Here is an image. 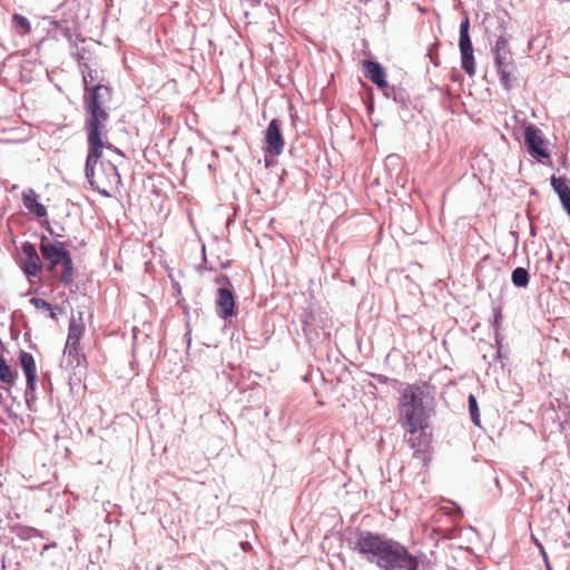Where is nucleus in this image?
Returning a JSON list of instances; mask_svg holds the SVG:
<instances>
[{"label": "nucleus", "instance_id": "1", "mask_svg": "<svg viewBox=\"0 0 570 570\" xmlns=\"http://www.w3.org/2000/svg\"><path fill=\"white\" fill-rule=\"evenodd\" d=\"M355 550L380 570H417L419 560L401 542L385 534L360 531Z\"/></svg>", "mask_w": 570, "mask_h": 570}, {"label": "nucleus", "instance_id": "2", "mask_svg": "<svg viewBox=\"0 0 570 570\" xmlns=\"http://www.w3.org/2000/svg\"><path fill=\"white\" fill-rule=\"evenodd\" d=\"M87 145L86 178L94 190L104 197H110L112 190L120 185L118 163L112 159H101L104 151L102 138L87 139Z\"/></svg>", "mask_w": 570, "mask_h": 570}, {"label": "nucleus", "instance_id": "3", "mask_svg": "<svg viewBox=\"0 0 570 570\" xmlns=\"http://www.w3.org/2000/svg\"><path fill=\"white\" fill-rule=\"evenodd\" d=\"M83 78L86 110L85 130L87 139L102 138V130L109 120L107 105L111 100V89L108 86L97 83L88 87L87 76Z\"/></svg>", "mask_w": 570, "mask_h": 570}, {"label": "nucleus", "instance_id": "4", "mask_svg": "<svg viewBox=\"0 0 570 570\" xmlns=\"http://www.w3.org/2000/svg\"><path fill=\"white\" fill-rule=\"evenodd\" d=\"M432 401L426 386L409 385L400 400V422L402 426H411V431H420L428 426Z\"/></svg>", "mask_w": 570, "mask_h": 570}, {"label": "nucleus", "instance_id": "5", "mask_svg": "<svg viewBox=\"0 0 570 570\" xmlns=\"http://www.w3.org/2000/svg\"><path fill=\"white\" fill-rule=\"evenodd\" d=\"M43 20L53 26L62 37L67 38L68 40L72 38L76 30L77 16L70 3L62 2L55 10V16L45 17Z\"/></svg>", "mask_w": 570, "mask_h": 570}, {"label": "nucleus", "instance_id": "6", "mask_svg": "<svg viewBox=\"0 0 570 570\" xmlns=\"http://www.w3.org/2000/svg\"><path fill=\"white\" fill-rule=\"evenodd\" d=\"M216 283L224 285L228 284V277L225 275H220L216 278ZM216 306H217V315L223 320H228L234 315L235 308V297L234 293L230 288L220 286L217 289L216 297Z\"/></svg>", "mask_w": 570, "mask_h": 570}, {"label": "nucleus", "instance_id": "7", "mask_svg": "<svg viewBox=\"0 0 570 570\" xmlns=\"http://www.w3.org/2000/svg\"><path fill=\"white\" fill-rule=\"evenodd\" d=\"M494 63L504 86H508L510 75L512 72L511 53L508 48V41L503 37H499L494 47Z\"/></svg>", "mask_w": 570, "mask_h": 570}, {"label": "nucleus", "instance_id": "8", "mask_svg": "<svg viewBox=\"0 0 570 570\" xmlns=\"http://www.w3.org/2000/svg\"><path fill=\"white\" fill-rule=\"evenodd\" d=\"M85 326L82 323V313H78V317L71 315L68 327V336L63 348V354L68 357L77 358L79 356V343L83 334Z\"/></svg>", "mask_w": 570, "mask_h": 570}, {"label": "nucleus", "instance_id": "9", "mask_svg": "<svg viewBox=\"0 0 570 570\" xmlns=\"http://www.w3.org/2000/svg\"><path fill=\"white\" fill-rule=\"evenodd\" d=\"M40 253L42 257L49 263V269L53 271L58 264L70 256V253L65 248L61 242H50L46 236L41 237Z\"/></svg>", "mask_w": 570, "mask_h": 570}, {"label": "nucleus", "instance_id": "10", "mask_svg": "<svg viewBox=\"0 0 570 570\" xmlns=\"http://www.w3.org/2000/svg\"><path fill=\"white\" fill-rule=\"evenodd\" d=\"M524 141L528 147L529 154L534 158L548 159L550 157V154L546 148V140L542 136V131L535 126L528 125L525 127Z\"/></svg>", "mask_w": 570, "mask_h": 570}, {"label": "nucleus", "instance_id": "11", "mask_svg": "<svg viewBox=\"0 0 570 570\" xmlns=\"http://www.w3.org/2000/svg\"><path fill=\"white\" fill-rule=\"evenodd\" d=\"M265 153L271 156H279L284 150V139L281 132L279 121L273 119L265 131Z\"/></svg>", "mask_w": 570, "mask_h": 570}, {"label": "nucleus", "instance_id": "12", "mask_svg": "<svg viewBox=\"0 0 570 570\" xmlns=\"http://www.w3.org/2000/svg\"><path fill=\"white\" fill-rule=\"evenodd\" d=\"M21 252L24 255V259L22 263V269L24 274L30 277L37 276L42 269V263L36 246L29 242H26L21 245Z\"/></svg>", "mask_w": 570, "mask_h": 570}, {"label": "nucleus", "instance_id": "13", "mask_svg": "<svg viewBox=\"0 0 570 570\" xmlns=\"http://www.w3.org/2000/svg\"><path fill=\"white\" fill-rule=\"evenodd\" d=\"M409 433L407 443L414 451V458L426 460V450L430 442V436L425 432V429L420 431H411V426H404Z\"/></svg>", "mask_w": 570, "mask_h": 570}, {"label": "nucleus", "instance_id": "14", "mask_svg": "<svg viewBox=\"0 0 570 570\" xmlns=\"http://www.w3.org/2000/svg\"><path fill=\"white\" fill-rule=\"evenodd\" d=\"M19 363L22 367V371L27 379V389L26 395L27 397L32 395L36 389V380H37V367L36 362L31 353L21 351L19 355Z\"/></svg>", "mask_w": 570, "mask_h": 570}, {"label": "nucleus", "instance_id": "15", "mask_svg": "<svg viewBox=\"0 0 570 570\" xmlns=\"http://www.w3.org/2000/svg\"><path fill=\"white\" fill-rule=\"evenodd\" d=\"M364 76L368 78L380 89H389L385 80V71L381 63L372 60L363 61Z\"/></svg>", "mask_w": 570, "mask_h": 570}, {"label": "nucleus", "instance_id": "16", "mask_svg": "<svg viewBox=\"0 0 570 570\" xmlns=\"http://www.w3.org/2000/svg\"><path fill=\"white\" fill-rule=\"evenodd\" d=\"M23 206L36 217L41 218L47 215L46 207L38 202V195L32 188L22 191Z\"/></svg>", "mask_w": 570, "mask_h": 570}, {"label": "nucleus", "instance_id": "17", "mask_svg": "<svg viewBox=\"0 0 570 570\" xmlns=\"http://www.w3.org/2000/svg\"><path fill=\"white\" fill-rule=\"evenodd\" d=\"M551 186L558 194L564 210L570 215V188L567 181L561 177H551Z\"/></svg>", "mask_w": 570, "mask_h": 570}, {"label": "nucleus", "instance_id": "18", "mask_svg": "<svg viewBox=\"0 0 570 570\" xmlns=\"http://www.w3.org/2000/svg\"><path fill=\"white\" fill-rule=\"evenodd\" d=\"M18 373L13 371L0 354V382L4 384H14Z\"/></svg>", "mask_w": 570, "mask_h": 570}, {"label": "nucleus", "instance_id": "19", "mask_svg": "<svg viewBox=\"0 0 570 570\" xmlns=\"http://www.w3.org/2000/svg\"><path fill=\"white\" fill-rule=\"evenodd\" d=\"M529 279V272L524 267H517L512 271L511 281L514 286L527 287Z\"/></svg>", "mask_w": 570, "mask_h": 570}, {"label": "nucleus", "instance_id": "20", "mask_svg": "<svg viewBox=\"0 0 570 570\" xmlns=\"http://www.w3.org/2000/svg\"><path fill=\"white\" fill-rule=\"evenodd\" d=\"M461 67L470 76L475 75V61L473 50L461 52Z\"/></svg>", "mask_w": 570, "mask_h": 570}, {"label": "nucleus", "instance_id": "21", "mask_svg": "<svg viewBox=\"0 0 570 570\" xmlns=\"http://www.w3.org/2000/svg\"><path fill=\"white\" fill-rule=\"evenodd\" d=\"M62 266H63V273L60 277V281L65 284V285H69L73 282V266H72V259H71V256H68L63 263H62Z\"/></svg>", "mask_w": 570, "mask_h": 570}, {"label": "nucleus", "instance_id": "22", "mask_svg": "<svg viewBox=\"0 0 570 570\" xmlns=\"http://www.w3.org/2000/svg\"><path fill=\"white\" fill-rule=\"evenodd\" d=\"M102 142H104V149H106L115 155V157H112L111 159L116 160L118 163V166L121 165L125 159L124 153L107 140L106 134L104 131H102Z\"/></svg>", "mask_w": 570, "mask_h": 570}, {"label": "nucleus", "instance_id": "23", "mask_svg": "<svg viewBox=\"0 0 570 570\" xmlns=\"http://www.w3.org/2000/svg\"><path fill=\"white\" fill-rule=\"evenodd\" d=\"M12 23H13L14 28H17L21 31L22 35H27L31 30L29 20L19 13L13 14Z\"/></svg>", "mask_w": 570, "mask_h": 570}, {"label": "nucleus", "instance_id": "24", "mask_svg": "<svg viewBox=\"0 0 570 570\" xmlns=\"http://www.w3.org/2000/svg\"><path fill=\"white\" fill-rule=\"evenodd\" d=\"M468 402L471 420L475 425L480 426V412L476 397L473 394H470Z\"/></svg>", "mask_w": 570, "mask_h": 570}, {"label": "nucleus", "instance_id": "25", "mask_svg": "<svg viewBox=\"0 0 570 570\" xmlns=\"http://www.w3.org/2000/svg\"><path fill=\"white\" fill-rule=\"evenodd\" d=\"M30 303L37 307V308H41V309H45V311H52L53 309V306L45 301L43 298H40V297H32L30 299Z\"/></svg>", "mask_w": 570, "mask_h": 570}, {"label": "nucleus", "instance_id": "26", "mask_svg": "<svg viewBox=\"0 0 570 570\" xmlns=\"http://www.w3.org/2000/svg\"><path fill=\"white\" fill-rule=\"evenodd\" d=\"M460 52L473 50L470 36H460L459 39Z\"/></svg>", "mask_w": 570, "mask_h": 570}, {"label": "nucleus", "instance_id": "27", "mask_svg": "<svg viewBox=\"0 0 570 570\" xmlns=\"http://www.w3.org/2000/svg\"><path fill=\"white\" fill-rule=\"evenodd\" d=\"M469 30H470V21H469V18H465L460 23V36H470Z\"/></svg>", "mask_w": 570, "mask_h": 570}, {"label": "nucleus", "instance_id": "28", "mask_svg": "<svg viewBox=\"0 0 570 570\" xmlns=\"http://www.w3.org/2000/svg\"><path fill=\"white\" fill-rule=\"evenodd\" d=\"M383 91V94L386 96V97H392L393 100L397 101L399 100V97H397V92L396 90L392 87H389V89H381Z\"/></svg>", "mask_w": 570, "mask_h": 570}, {"label": "nucleus", "instance_id": "29", "mask_svg": "<svg viewBox=\"0 0 570 570\" xmlns=\"http://www.w3.org/2000/svg\"><path fill=\"white\" fill-rule=\"evenodd\" d=\"M428 55H429V57H430L431 62H432L434 66H439V63H440V62H439V60H438L436 53H434L433 48H430V50H429V53H428Z\"/></svg>", "mask_w": 570, "mask_h": 570}, {"label": "nucleus", "instance_id": "30", "mask_svg": "<svg viewBox=\"0 0 570 570\" xmlns=\"http://www.w3.org/2000/svg\"><path fill=\"white\" fill-rule=\"evenodd\" d=\"M304 332L308 340H312V325L309 323H306L304 326Z\"/></svg>", "mask_w": 570, "mask_h": 570}, {"label": "nucleus", "instance_id": "31", "mask_svg": "<svg viewBox=\"0 0 570 570\" xmlns=\"http://www.w3.org/2000/svg\"><path fill=\"white\" fill-rule=\"evenodd\" d=\"M56 311H60V308L58 306H53V309L52 311H49L50 312V317L52 320H56L57 318V313Z\"/></svg>", "mask_w": 570, "mask_h": 570}, {"label": "nucleus", "instance_id": "32", "mask_svg": "<svg viewBox=\"0 0 570 570\" xmlns=\"http://www.w3.org/2000/svg\"><path fill=\"white\" fill-rule=\"evenodd\" d=\"M87 76L88 78V87H92V82H94V77L91 76V73H83V77Z\"/></svg>", "mask_w": 570, "mask_h": 570}, {"label": "nucleus", "instance_id": "33", "mask_svg": "<svg viewBox=\"0 0 570 570\" xmlns=\"http://www.w3.org/2000/svg\"><path fill=\"white\" fill-rule=\"evenodd\" d=\"M323 336H324V338H327L330 336V333L324 330L323 331Z\"/></svg>", "mask_w": 570, "mask_h": 570}, {"label": "nucleus", "instance_id": "34", "mask_svg": "<svg viewBox=\"0 0 570 570\" xmlns=\"http://www.w3.org/2000/svg\"><path fill=\"white\" fill-rule=\"evenodd\" d=\"M548 570H551V569H548Z\"/></svg>", "mask_w": 570, "mask_h": 570}]
</instances>
